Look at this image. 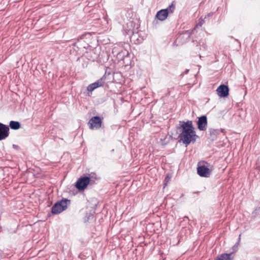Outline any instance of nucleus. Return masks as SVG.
Instances as JSON below:
<instances>
[{"instance_id": "4", "label": "nucleus", "mask_w": 260, "mask_h": 260, "mask_svg": "<svg viewBox=\"0 0 260 260\" xmlns=\"http://www.w3.org/2000/svg\"><path fill=\"white\" fill-rule=\"evenodd\" d=\"M88 124L91 129H99L102 126V120L99 116H94L89 120Z\"/></svg>"}, {"instance_id": "6", "label": "nucleus", "mask_w": 260, "mask_h": 260, "mask_svg": "<svg viewBox=\"0 0 260 260\" xmlns=\"http://www.w3.org/2000/svg\"><path fill=\"white\" fill-rule=\"evenodd\" d=\"M9 134L8 126L0 122V141L7 138Z\"/></svg>"}, {"instance_id": "12", "label": "nucleus", "mask_w": 260, "mask_h": 260, "mask_svg": "<svg viewBox=\"0 0 260 260\" xmlns=\"http://www.w3.org/2000/svg\"><path fill=\"white\" fill-rule=\"evenodd\" d=\"M175 5L173 3L171 4L167 9H165V10H166L167 12H168V15L169 13H173L175 10Z\"/></svg>"}, {"instance_id": "13", "label": "nucleus", "mask_w": 260, "mask_h": 260, "mask_svg": "<svg viewBox=\"0 0 260 260\" xmlns=\"http://www.w3.org/2000/svg\"><path fill=\"white\" fill-rule=\"evenodd\" d=\"M232 253L230 254H222L217 260H231V255Z\"/></svg>"}, {"instance_id": "11", "label": "nucleus", "mask_w": 260, "mask_h": 260, "mask_svg": "<svg viewBox=\"0 0 260 260\" xmlns=\"http://www.w3.org/2000/svg\"><path fill=\"white\" fill-rule=\"evenodd\" d=\"M9 126L12 129H18L20 127V124L18 121H11Z\"/></svg>"}, {"instance_id": "18", "label": "nucleus", "mask_w": 260, "mask_h": 260, "mask_svg": "<svg viewBox=\"0 0 260 260\" xmlns=\"http://www.w3.org/2000/svg\"><path fill=\"white\" fill-rule=\"evenodd\" d=\"M210 15V14H208L207 16H209Z\"/></svg>"}, {"instance_id": "9", "label": "nucleus", "mask_w": 260, "mask_h": 260, "mask_svg": "<svg viewBox=\"0 0 260 260\" xmlns=\"http://www.w3.org/2000/svg\"><path fill=\"white\" fill-rule=\"evenodd\" d=\"M104 82L103 79H100L96 82L89 85L87 87V90L88 91L91 92L96 88L102 86L104 85Z\"/></svg>"}, {"instance_id": "3", "label": "nucleus", "mask_w": 260, "mask_h": 260, "mask_svg": "<svg viewBox=\"0 0 260 260\" xmlns=\"http://www.w3.org/2000/svg\"><path fill=\"white\" fill-rule=\"evenodd\" d=\"M90 179L88 177L80 178L76 183V187L79 190H83L89 184Z\"/></svg>"}, {"instance_id": "15", "label": "nucleus", "mask_w": 260, "mask_h": 260, "mask_svg": "<svg viewBox=\"0 0 260 260\" xmlns=\"http://www.w3.org/2000/svg\"><path fill=\"white\" fill-rule=\"evenodd\" d=\"M240 237H241V235H239L238 242H239L240 241ZM238 243L239 242L237 243V244H238Z\"/></svg>"}, {"instance_id": "7", "label": "nucleus", "mask_w": 260, "mask_h": 260, "mask_svg": "<svg viewBox=\"0 0 260 260\" xmlns=\"http://www.w3.org/2000/svg\"><path fill=\"white\" fill-rule=\"evenodd\" d=\"M216 91L220 97H226L229 95V89L228 86L222 84L217 88Z\"/></svg>"}, {"instance_id": "2", "label": "nucleus", "mask_w": 260, "mask_h": 260, "mask_svg": "<svg viewBox=\"0 0 260 260\" xmlns=\"http://www.w3.org/2000/svg\"><path fill=\"white\" fill-rule=\"evenodd\" d=\"M70 202V200L64 199L55 203L52 207V214H57L65 210L67 208L68 204Z\"/></svg>"}, {"instance_id": "14", "label": "nucleus", "mask_w": 260, "mask_h": 260, "mask_svg": "<svg viewBox=\"0 0 260 260\" xmlns=\"http://www.w3.org/2000/svg\"><path fill=\"white\" fill-rule=\"evenodd\" d=\"M204 22H205L204 20L202 18V17H201L200 19V21L199 22L197 26H201Z\"/></svg>"}, {"instance_id": "10", "label": "nucleus", "mask_w": 260, "mask_h": 260, "mask_svg": "<svg viewBox=\"0 0 260 260\" xmlns=\"http://www.w3.org/2000/svg\"><path fill=\"white\" fill-rule=\"evenodd\" d=\"M168 12L166 10H160L156 13L155 17L160 21L165 20L168 17Z\"/></svg>"}, {"instance_id": "8", "label": "nucleus", "mask_w": 260, "mask_h": 260, "mask_svg": "<svg viewBox=\"0 0 260 260\" xmlns=\"http://www.w3.org/2000/svg\"><path fill=\"white\" fill-rule=\"evenodd\" d=\"M207 126V119L206 116H202L199 118L198 127L200 131H205Z\"/></svg>"}, {"instance_id": "17", "label": "nucleus", "mask_w": 260, "mask_h": 260, "mask_svg": "<svg viewBox=\"0 0 260 260\" xmlns=\"http://www.w3.org/2000/svg\"><path fill=\"white\" fill-rule=\"evenodd\" d=\"M169 177L167 176L166 178V180H169Z\"/></svg>"}, {"instance_id": "5", "label": "nucleus", "mask_w": 260, "mask_h": 260, "mask_svg": "<svg viewBox=\"0 0 260 260\" xmlns=\"http://www.w3.org/2000/svg\"><path fill=\"white\" fill-rule=\"evenodd\" d=\"M197 172L201 177H208L211 173V170L203 165L198 167Z\"/></svg>"}, {"instance_id": "1", "label": "nucleus", "mask_w": 260, "mask_h": 260, "mask_svg": "<svg viewBox=\"0 0 260 260\" xmlns=\"http://www.w3.org/2000/svg\"><path fill=\"white\" fill-rule=\"evenodd\" d=\"M177 128L179 132L180 141H181L186 146L189 145L191 142L196 141L197 136L196 134L192 121L187 120L186 122L180 121Z\"/></svg>"}, {"instance_id": "16", "label": "nucleus", "mask_w": 260, "mask_h": 260, "mask_svg": "<svg viewBox=\"0 0 260 260\" xmlns=\"http://www.w3.org/2000/svg\"><path fill=\"white\" fill-rule=\"evenodd\" d=\"M238 246H236V245L234 246L233 248L235 249Z\"/></svg>"}]
</instances>
